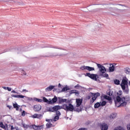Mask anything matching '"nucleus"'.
I'll use <instances>...</instances> for the list:
<instances>
[{
    "label": "nucleus",
    "instance_id": "1",
    "mask_svg": "<svg viewBox=\"0 0 130 130\" xmlns=\"http://www.w3.org/2000/svg\"><path fill=\"white\" fill-rule=\"evenodd\" d=\"M41 53L40 57H54L64 56L68 55V51L55 47H43L41 49Z\"/></svg>",
    "mask_w": 130,
    "mask_h": 130
},
{
    "label": "nucleus",
    "instance_id": "2",
    "mask_svg": "<svg viewBox=\"0 0 130 130\" xmlns=\"http://www.w3.org/2000/svg\"><path fill=\"white\" fill-rule=\"evenodd\" d=\"M97 67L99 70L98 74L100 77H103L104 78H106L108 79L109 75L105 73H106V68L104 66H103L101 64L96 63Z\"/></svg>",
    "mask_w": 130,
    "mask_h": 130
},
{
    "label": "nucleus",
    "instance_id": "3",
    "mask_svg": "<svg viewBox=\"0 0 130 130\" xmlns=\"http://www.w3.org/2000/svg\"><path fill=\"white\" fill-rule=\"evenodd\" d=\"M23 127L24 128H33L35 130H40L43 128V125H29L26 124H23Z\"/></svg>",
    "mask_w": 130,
    "mask_h": 130
},
{
    "label": "nucleus",
    "instance_id": "4",
    "mask_svg": "<svg viewBox=\"0 0 130 130\" xmlns=\"http://www.w3.org/2000/svg\"><path fill=\"white\" fill-rule=\"evenodd\" d=\"M62 109H64L66 111H74V106L72 104H64L62 106Z\"/></svg>",
    "mask_w": 130,
    "mask_h": 130
},
{
    "label": "nucleus",
    "instance_id": "5",
    "mask_svg": "<svg viewBox=\"0 0 130 130\" xmlns=\"http://www.w3.org/2000/svg\"><path fill=\"white\" fill-rule=\"evenodd\" d=\"M119 6H121L119 4L117 5H111L109 7V10L110 12H112L113 13H114L116 10H119Z\"/></svg>",
    "mask_w": 130,
    "mask_h": 130
},
{
    "label": "nucleus",
    "instance_id": "6",
    "mask_svg": "<svg viewBox=\"0 0 130 130\" xmlns=\"http://www.w3.org/2000/svg\"><path fill=\"white\" fill-rule=\"evenodd\" d=\"M128 81V79L126 78V77L123 78V79L122 80L121 83L120 84V86L122 89H124L125 87H128V85H127Z\"/></svg>",
    "mask_w": 130,
    "mask_h": 130
},
{
    "label": "nucleus",
    "instance_id": "7",
    "mask_svg": "<svg viewBox=\"0 0 130 130\" xmlns=\"http://www.w3.org/2000/svg\"><path fill=\"white\" fill-rule=\"evenodd\" d=\"M86 76L92 80H93V81H97L98 78H99L98 75L88 73H86Z\"/></svg>",
    "mask_w": 130,
    "mask_h": 130
},
{
    "label": "nucleus",
    "instance_id": "8",
    "mask_svg": "<svg viewBox=\"0 0 130 130\" xmlns=\"http://www.w3.org/2000/svg\"><path fill=\"white\" fill-rule=\"evenodd\" d=\"M8 3L10 4H16V5H18V6H23L24 5L23 2L15 0H9L8 1Z\"/></svg>",
    "mask_w": 130,
    "mask_h": 130
},
{
    "label": "nucleus",
    "instance_id": "9",
    "mask_svg": "<svg viewBox=\"0 0 130 130\" xmlns=\"http://www.w3.org/2000/svg\"><path fill=\"white\" fill-rule=\"evenodd\" d=\"M91 94L93 96L92 98V100L91 101V102L92 103H93V102H94V101H95V100H96V99H97V97H98L99 96H100V93L96 92L95 93H93L91 92Z\"/></svg>",
    "mask_w": 130,
    "mask_h": 130
},
{
    "label": "nucleus",
    "instance_id": "10",
    "mask_svg": "<svg viewBox=\"0 0 130 130\" xmlns=\"http://www.w3.org/2000/svg\"><path fill=\"white\" fill-rule=\"evenodd\" d=\"M41 105H36L34 107V110H35V111H40V110H41Z\"/></svg>",
    "mask_w": 130,
    "mask_h": 130
},
{
    "label": "nucleus",
    "instance_id": "11",
    "mask_svg": "<svg viewBox=\"0 0 130 130\" xmlns=\"http://www.w3.org/2000/svg\"><path fill=\"white\" fill-rule=\"evenodd\" d=\"M83 102V100L80 99H76V106L77 107H80L81 105H82V103Z\"/></svg>",
    "mask_w": 130,
    "mask_h": 130
},
{
    "label": "nucleus",
    "instance_id": "12",
    "mask_svg": "<svg viewBox=\"0 0 130 130\" xmlns=\"http://www.w3.org/2000/svg\"><path fill=\"white\" fill-rule=\"evenodd\" d=\"M101 128L102 130H107L108 129V126L105 123H103L101 125Z\"/></svg>",
    "mask_w": 130,
    "mask_h": 130
},
{
    "label": "nucleus",
    "instance_id": "13",
    "mask_svg": "<svg viewBox=\"0 0 130 130\" xmlns=\"http://www.w3.org/2000/svg\"><path fill=\"white\" fill-rule=\"evenodd\" d=\"M11 97H13L14 98H21L24 99L26 98L25 96L22 95H19V94H12Z\"/></svg>",
    "mask_w": 130,
    "mask_h": 130
},
{
    "label": "nucleus",
    "instance_id": "14",
    "mask_svg": "<svg viewBox=\"0 0 130 130\" xmlns=\"http://www.w3.org/2000/svg\"><path fill=\"white\" fill-rule=\"evenodd\" d=\"M56 101H57V98L55 96L52 100L49 101V104H53V103H55Z\"/></svg>",
    "mask_w": 130,
    "mask_h": 130
},
{
    "label": "nucleus",
    "instance_id": "15",
    "mask_svg": "<svg viewBox=\"0 0 130 130\" xmlns=\"http://www.w3.org/2000/svg\"><path fill=\"white\" fill-rule=\"evenodd\" d=\"M54 86L53 85H50L49 86V87H47L46 89H45V91L46 92H48L49 91H51L53 89H54Z\"/></svg>",
    "mask_w": 130,
    "mask_h": 130
},
{
    "label": "nucleus",
    "instance_id": "16",
    "mask_svg": "<svg viewBox=\"0 0 130 130\" xmlns=\"http://www.w3.org/2000/svg\"><path fill=\"white\" fill-rule=\"evenodd\" d=\"M54 108V111H57L58 110H59V109H62V107H60L59 106H55L53 107Z\"/></svg>",
    "mask_w": 130,
    "mask_h": 130
},
{
    "label": "nucleus",
    "instance_id": "17",
    "mask_svg": "<svg viewBox=\"0 0 130 130\" xmlns=\"http://www.w3.org/2000/svg\"><path fill=\"white\" fill-rule=\"evenodd\" d=\"M13 107L14 108H16L17 111H19L20 106L18 105V104H17V103H15V104L13 103Z\"/></svg>",
    "mask_w": 130,
    "mask_h": 130
},
{
    "label": "nucleus",
    "instance_id": "18",
    "mask_svg": "<svg viewBox=\"0 0 130 130\" xmlns=\"http://www.w3.org/2000/svg\"><path fill=\"white\" fill-rule=\"evenodd\" d=\"M109 72L110 73L114 72V66L112 64H110V67H109Z\"/></svg>",
    "mask_w": 130,
    "mask_h": 130
},
{
    "label": "nucleus",
    "instance_id": "19",
    "mask_svg": "<svg viewBox=\"0 0 130 130\" xmlns=\"http://www.w3.org/2000/svg\"><path fill=\"white\" fill-rule=\"evenodd\" d=\"M12 125L11 124H6L5 125V129L6 130H11Z\"/></svg>",
    "mask_w": 130,
    "mask_h": 130
},
{
    "label": "nucleus",
    "instance_id": "20",
    "mask_svg": "<svg viewBox=\"0 0 130 130\" xmlns=\"http://www.w3.org/2000/svg\"><path fill=\"white\" fill-rule=\"evenodd\" d=\"M107 93L109 96H112V95H113V91L112 90L109 89V90H107Z\"/></svg>",
    "mask_w": 130,
    "mask_h": 130
},
{
    "label": "nucleus",
    "instance_id": "21",
    "mask_svg": "<svg viewBox=\"0 0 130 130\" xmlns=\"http://www.w3.org/2000/svg\"><path fill=\"white\" fill-rule=\"evenodd\" d=\"M86 70L89 71V72H91V71H95V68L87 66Z\"/></svg>",
    "mask_w": 130,
    "mask_h": 130
},
{
    "label": "nucleus",
    "instance_id": "22",
    "mask_svg": "<svg viewBox=\"0 0 130 130\" xmlns=\"http://www.w3.org/2000/svg\"><path fill=\"white\" fill-rule=\"evenodd\" d=\"M110 118H112V119H114V118H116V113H113L111 114Z\"/></svg>",
    "mask_w": 130,
    "mask_h": 130
},
{
    "label": "nucleus",
    "instance_id": "23",
    "mask_svg": "<svg viewBox=\"0 0 130 130\" xmlns=\"http://www.w3.org/2000/svg\"><path fill=\"white\" fill-rule=\"evenodd\" d=\"M101 106L100 103L98 102L94 104V108H99Z\"/></svg>",
    "mask_w": 130,
    "mask_h": 130
},
{
    "label": "nucleus",
    "instance_id": "24",
    "mask_svg": "<svg viewBox=\"0 0 130 130\" xmlns=\"http://www.w3.org/2000/svg\"><path fill=\"white\" fill-rule=\"evenodd\" d=\"M104 98L107 100H108L109 101H110L112 99L111 96L108 95L104 96Z\"/></svg>",
    "mask_w": 130,
    "mask_h": 130
},
{
    "label": "nucleus",
    "instance_id": "25",
    "mask_svg": "<svg viewBox=\"0 0 130 130\" xmlns=\"http://www.w3.org/2000/svg\"><path fill=\"white\" fill-rule=\"evenodd\" d=\"M125 73L127 75H129V74H130V69L129 68H126L125 70Z\"/></svg>",
    "mask_w": 130,
    "mask_h": 130
},
{
    "label": "nucleus",
    "instance_id": "26",
    "mask_svg": "<svg viewBox=\"0 0 130 130\" xmlns=\"http://www.w3.org/2000/svg\"><path fill=\"white\" fill-rule=\"evenodd\" d=\"M71 93H75L76 95V96H78L79 94V91L78 90H73L71 91Z\"/></svg>",
    "mask_w": 130,
    "mask_h": 130
},
{
    "label": "nucleus",
    "instance_id": "27",
    "mask_svg": "<svg viewBox=\"0 0 130 130\" xmlns=\"http://www.w3.org/2000/svg\"><path fill=\"white\" fill-rule=\"evenodd\" d=\"M114 84H115V85H119L120 84V81H119L117 79H115V80H114Z\"/></svg>",
    "mask_w": 130,
    "mask_h": 130
},
{
    "label": "nucleus",
    "instance_id": "28",
    "mask_svg": "<svg viewBox=\"0 0 130 130\" xmlns=\"http://www.w3.org/2000/svg\"><path fill=\"white\" fill-rule=\"evenodd\" d=\"M122 90H123L124 92H125V93L126 94L128 93V86L125 87V88L124 89H122Z\"/></svg>",
    "mask_w": 130,
    "mask_h": 130
},
{
    "label": "nucleus",
    "instance_id": "29",
    "mask_svg": "<svg viewBox=\"0 0 130 130\" xmlns=\"http://www.w3.org/2000/svg\"><path fill=\"white\" fill-rule=\"evenodd\" d=\"M52 126V124L51 123H48L46 124V127L47 128H50Z\"/></svg>",
    "mask_w": 130,
    "mask_h": 130
},
{
    "label": "nucleus",
    "instance_id": "30",
    "mask_svg": "<svg viewBox=\"0 0 130 130\" xmlns=\"http://www.w3.org/2000/svg\"><path fill=\"white\" fill-rule=\"evenodd\" d=\"M60 102H66V103H68V100L67 99H61L60 100Z\"/></svg>",
    "mask_w": 130,
    "mask_h": 130
},
{
    "label": "nucleus",
    "instance_id": "31",
    "mask_svg": "<svg viewBox=\"0 0 130 130\" xmlns=\"http://www.w3.org/2000/svg\"><path fill=\"white\" fill-rule=\"evenodd\" d=\"M0 127H2V128H4V129H5L6 125H5L2 122H0Z\"/></svg>",
    "mask_w": 130,
    "mask_h": 130
},
{
    "label": "nucleus",
    "instance_id": "32",
    "mask_svg": "<svg viewBox=\"0 0 130 130\" xmlns=\"http://www.w3.org/2000/svg\"><path fill=\"white\" fill-rule=\"evenodd\" d=\"M121 98H120V96H117V97H116V101H117V102H118V103H120L121 102Z\"/></svg>",
    "mask_w": 130,
    "mask_h": 130
},
{
    "label": "nucleus",
    "instance_id": "33",
    "mask_svg": "<svg viewBox=\"0 0 130 130\" xmlns=\"http://www.w3.org/2000/svg\"><path fill=\"white\" fill-rule=\"evenodd\" d=\"M114 130H125V129H124V128H123V127H122L121 126H119V127L115 128L114 129Z\"/></svg>",
    "mask_w": 130,
    "mask_h": 130
},
{
    "label": "nucleus",
    "instance_id": "34",
    "mask_svg": "<svg viewBox=\"0 0 130 130\" xmlns=\"http://www.w3.org/2000/svg\"><path fill=\"white\" fill-rule=\"evenodd\" d=\"M43 99L44 102H46V103H48V104H49V101H48L47 99H46L45 97H44Z\"/></svg>",
    "mask_w": 130,
    "mask_h": 130
},
{
    "label": "nucleus",
    "instance_id": "35",
    "mask_svg": "<svg viewBox=\"0 0 130 130\" xmlns=\"http://www.w3.org/2000/svg\"><path fill=\"white\" fill-rule=\"evenodd\" d=\"M125 105H126V102H123L121 103L120 106H118V107H119V106H125Z\"/></svg>",
    "mask_w": 130,
    "mask_h": 130
},
{
    "label": "nucleus",
    "instance_id": "36",
    "mask_svg": "<svg viewBox=\"0 0 130 130\" xmlns=\"http://www.w3.org/2000/svg\"><path fill=\"white\" fill-rule=\"evenodd\" d=\"M101 106H105L106 105V102L103 101L102 102H100Z\"/></svg>",
    "mask_w": 130,
    "mask_h": 130
},
{
    "label": "nucleus",
    "instance_id": "37",
    "mask_svg": "<svg viewBox=\"0 0 130 130\" xmlns=\"http://www.w3.org/2000/svg\"><path fill=\"white\" fill-rule=\"evenodd\" d=\"M87 66H82L80 68V70H82V71H84L85 70H87Z\"/></svg>",
    "mask_w": 130,
    "mask_h": 130
},
{
    "label": "nucleus",
    "instance_id": "38",
    "mask_svg": "<svg viewBox=\"0 0 130 130\" xmlns=\"http://www.w3.org/2000/svg\"><path fill=\"white\" fill-rule=\"evenodd\" d=\"M59 118V116H55L54 118V121H56V120H58Z\"/></svg>",
    "mask_w": 130,
    "mask_h": 130
},
{
    "label": "nucleus",
    "instance_id": "39",
    "mask_svg": "<svg viewBox=\"0 0 130 130\" xmlns=\"http://www.w3.org/2000/svg\"><path fill=\"white\" fill-rule=\"evenodd\" d=\"M49 111H51V112H54V109L53 107H51L49 108Z\"/></svg>",
    "mask_w": 130,
    "mask_h": 130
},
{
    "label": "nucleus",
    "instance_id": "40",
    "mask_svg": "<svg viewBox=\"0 0 130 130\" xmlns=\"http://www.w3.org/2000/svg\"><path fill=\"white\" fill-rule=\"evenodd\" d=\"M11 130H19V128L18 127H14V126L12 125Z\"/></svg>",
    "mask_w": 130,
    "mask_h": 130
},
{
    "label": "nucleus",
    "instance_id": "41",
    "mask_svg": "<svg viewBox=\"0 0 130 130\" xmlns=\"http://www.w3.org/2000/svg\"><path fill=\"white\" fill-rule=\"evenodd\" d=\"M65 91H68V88H67V87H63V88L62 89L61 92H64Z\"/></svg>",
    "mask_w": 130,
    "mask_h": 130
},
{
    "label": "nucleus",
    "instance_id": "42",
    "mask_svg": "<svg viewBox=\"0 0 130 130\" xmlns=\"http://www.w3.org/2000/svg\"><path fill=\"white\" fill-rule=\"evenodd\" d=\"M121 102H125V98L123 97L121 99L120 103H121Z\"/></svg>",
    "mask_w": 130,
    "mask_h": 130
},
{
    "label": "nucleus",
    "instance_id": "43",
    "mask_svg": "<svg viewBox=\"0 0 130 130\" xmlns=\"http://www.w3.org/2000/svg\"><path fill=\"white\" fill-rule=\"evenodd\" d=\"M56 114L57 116H60V112H59V111H56Z\"/></svg>",
    "mask_w": 130,
    "mask_h": 130
},
{
    "label": "nucleus",
    "instance_id": "44",
    "mask_svg": "<svg viewBox=\"0 0 130 130\" xmlns=\"http://www.w3.org/2000/svg\"><path fill=\"white\" fill-rule=\"evenodd\" d=\"M98 27L97 26H94L92 27L93 31H96V30H98Z\"/></svg>",
    "mask_w": 130,
    "mask_h": 130
},
{
    "label": "nucleus",
    "instance_id": "45",
    "mask_svg": "<svg viewBox=\"0 0 130 130\" xmlns=\"http://www.w3.org/2000/svg\"><path fill=\"white\" fill-rule=\"evenodd\" d=\"M26 112L25 111H23L21 113V116H25L26 115Z\"/></svg>",
    "mask_w": 130,
    "mask_h": 130
},
{
    "label": "nucleus",
    "instance_id": "46",
    "mask_svg": "<svg viewBox=\"0 0 130 130\" xmlns=\"http://www.w3.org/2000/svg\"><path fill=\"white\" fill-rule=\"evenodd\" d=\"M42 116V114H37V118H41V117Z\"/></svg>",
    "mask_w": 130,
    "mask_h": 130
},
{
    "label": "nucleus",
    "instance_id": "47",
    "mask_svg": "<svg viewBox=\"0 0 130 130\" xmlns=\"http://www.w3.org/2000/svg\"><path fill=\"white\" fill-rule=\"evenodd\" d=\"M32 118H37V114H35L32 116Z\"/></svg>",
    "mask_w": 130,
    "mask_h": 130
},
{
    "label": "nucleus",
    "instance_id": "48",
    "mask_svg": "<svg viewBox=\"0 0 130 130\" xmlns=\"http://www.w3.org/2000/svg\"><path fill=\"white\" fill-rule=\"evenodd\" d=\"M36 101H37V102H43V100L41 99H36Z\"/></svg>",
    "mask_w": 130,
    "mask_h": 130
},
{
    "label": "nucleus",
    "instance_id": "49",
    "mask_svg": "<svg viewBox=\"0 0 130 130\" xmlns=\"http://www.w3.org/2000/svg\"><path fill=\"white\" fill-rule=\"evenodd\" d=\"M92 9H94V7H91L88 8V11H89V12H91L92 11Z\"/></svg>",
    "mask_w": 130,
    "mask_h": 130
},
{
    "label": "nucleus",
    "instance_id": "50",
    "mask_svg": "<svg viewBox=\"0 0 130 130\" xmlns=\"http://www.w3.org/2000/svg\"><path fill=\"white\" fill-rule=\"evenodd\" d=\"M7 90H8V91H12V88L11 87H7Z\"/></svg>",
    "mask_w": 130,
    "mask_h": 130
},
{
    "label": "nucleus",
    "instance_id": "51",
    "mask_svg": "<svg viewBox=\"0 0 130 130\" xmlns=\"http://www.w3.org/2000/svg\"><path fill=\"white\" fill-rule=\"evenodd\" d=\"M22 74L23 76H26V72L24 70L22 71Z\"/></svg>",
    "mask_w": 130,
    "mask_h": 130
},
{
    "label": "nucleus",
    "instance_id": "52",
    "mask_svg": "<svg viewBox=\"0 0 130 130\" xmlns=\"http://www.w3.org/2000/svg\"><path fill=\"white\" fill-rule=\"evenodd\" d=\"M7 2H9L8 1H4V0H0V3H7Z\"/></svg>",
    "mask_w": 130,
    "mask_h": 130
},
{
    "label": "nucleus",
    "instance_id": "53",
    "mask_svg": "<svg viewBox=\"0 0 130 130\" xmlns=\"http://www.w3.org/2000/svg\"><path fill=\"white\" fill-rule=\"evenodd\" d=\"M11 93H14L15 94H18V93L16 92V91H15V90H12L11 91Z\"/></svg>",
    "mask_w": 130,
    "mask_h": 130
},
{
    "label": "nucleus",
    "instance_id": "54",
    "mask_svg": "<svg viewBox=\"0 0 130 130\" xmlns=\"http://www.w3.org/2000/svg\"><path fill=\"white\" fill-rule=\"evenodd\" d=\"M78 130H87V129H86L85 128H79Z\"/></svg>",
    "mask_w": 130,
    "mask_h": 130
},
{
    "label": "nucleus",
    "instance_id": "55",
    "mask_svg": "<svg viewBox=\"0 0 130 130\" xmlns=\"http://www.w3.org/2000/svg\"><path fill=\"white\" fill-rule=\"evenodd\" d=\"M78 87H80V84H78L77 85L75 86V88H78Z\"/></svg>",
    "mask_w": 130,
    "mask_h": 130
},
{
    "label": "nucleus",
    "instance_id": "56",
    "mask_svg": "<svg viewBox=\"0 0 130 130\" xmlns=\"http://www.w3.org/2000/svg\"><path fill=\"white\" fill-rule=\"evenodd\" d=\"M7 107L9 109H11V108H12V106H7Z\"/></svg>",
    "mask_w": 130,
    "mask_h": 130
},
{
    "label": "nucleus",
    "instance_id": "57",
    "mask_svg": "<svg viewBox=\"0 0 130 130\" xmlns=\"http://www.w3.org/2000/svg\"><path fill=\"white\" fill-rule=\"evenodd\" d=\"M22 92H28V90H27L26 89H23Z\"/></svg>",
    "mask_w": 130,
    "mask_h": 130
},
{
    "label": "nucleus",
    "instance_id": "58",
    "mask_svg": "<svg viewBox=\"0 0 130 130\" xmlns=\"http://www.w3.org/2000/svg\"><path fill=\"white\" fill-rule=\"evenodd\" d=\"M76 111H77V112H80V111H81V109H77Z\"/></svg>",
    "mask_w": 130,
    "mask_h": 130
},
{
    "label": "nucleus",
    "instance_id": "59",
    "mask_svg": "<svg viewBox=\"0 0 130 130\" xmlns=\"http://www.w3.org/2000/svg\"><path fill=\"white\" fill-rule=\"evenodd\" d=\"M3 89H4L5 90H7V87H6V86H3Z\"/></svg>",
    "mask_w": 130,
    "mask_h": 130
},
{
    "label": "nucleus",
    "instance_id": "60",
    "mask_svg": "<svg viewBox=\"0 0 130 130\" xmlns=\"http://www.w3.org/2000/svg\"><path fill=\"white\" fill-rule=\"evenodd\" d=\"M83 12H88V10L87 9L83 10Z\"/></svg>",
    "mask_w": 130,
    "mask_h": 130
},
{
    "label": "nucleus",
    "instance_id": "61",
    "mask_svg": "<svg viewBox=\"0 0 130 130\" xmlns=\"http://www.w3.org/2000/svg\"><path fill=\"white\" fill-rule=\"evenodd\" d=\"M90 98H91V96H87V99H90Z\"/></svg>",
    "mask_w": 130,
    "mask_h": 130
},
{
    "label": "nucleus",
    "instance_id": "62",
    "mask_svg": "<svg viewBox=\"0 0 130 130\" xmlns=\"http://www.w3.org/2000/svg\"><path fill=\"white\" fill-rule=\"evenodd\" d=\"M57 90V89L55 88V89H53V91L54 92V91H56Z\"/></svg>",
    "mask_w": 130,
    "mask_h": 130
},
{
    "label": "nucleus",
    "instance_id": "63",
    "mask_svg": "<svg viewBox=\"0 0 130 130\" xmlns=\"http://www.w3.org/2000/svg\"><path fill=\"white\" fill-rule=\"evenodd\" d=\"M61 86V85L60 83H59L58 86V87H60Z\"/></svg>",
    "mask_w": 130,
    "mask_h": 130
},
{
    "label": "nucleus",
    "instance_id": "64",
    "mask_svg": "<svg viewBox=\"0 0 130 130\" xmlns=\"http://www.w3.org/2000/svg\"><path fill=\"white\" fill-rule=\"evenodd\" d=\"M20 111H22V109H20Z\"/></svg>",
    "mask_w": 130,
    "mask_h": 130
}]
</instances>
